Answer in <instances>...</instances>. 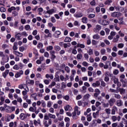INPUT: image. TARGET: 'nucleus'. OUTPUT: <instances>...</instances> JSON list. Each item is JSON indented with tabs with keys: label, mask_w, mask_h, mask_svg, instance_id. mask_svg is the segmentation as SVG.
<instances>
[{
	"label": "nucleus",
	"mask_w": 127,
	"mask_h": 127,
	"mask_svg": "<svg viewBox=\"0 0 127 127\" xmlns=\"http://www.w3.org/2000/svg\"><path fill=\"white\" fill-rule=\"evenodd\" d=\"M46 9L47 11L45 12V15L44 16L45 18H49L52 14L56 13V11H57V9L55 7L50 9L49 6H47L46 7Z\"/></svg>",
	"instance_id": "nucleus-1"
},
{
	"label": "nucleus",
	"mask_w": 127,
	"mask_h": 127,
	"mask_svg": "<svg viewBox=\"0 0 127 127\" xmlns=\"http://www.w3.org/2000/svg\"><path fill=\"white\" fill-rule=\"evenodd\" d=\"M8 61H9V57H8V56H7L6 58L3 57L2 58V61H0V64L2 66H4L5 63H7Z\"/></svg>",
	"instance_id": "nucleus-2"
},
{
	"label": "nucleus",
	"mask_w": 127,
	"mask_h": 127,
	"mask_svg": "<svg viewBox=\"0 0 127 127\" xmlns=\"http://www.w3.org/2000/svg\"><path fill=\"white\" fill-rule=\"evenodd\" d=\"M43 124L45 127H48L50 125H52V120L51 119H49V120H44L43 121Z\"/></svg>",
	"instance_id": "nucleus-3"
},
{
	"label": "nucleus",
	"mask_w": 127,
	"mask_h": 127,
	"mask_svg": "<svg viewBox=\"0 0 127 127\" xmlns=\"http://www.w3.org/2000/svg\"><path fill=\"white\" fill-rule=\"evenodd\" d=\"M83 13L81 11H77L73 15L75 18H81V17H83Z\"/></svg>",
	"instance_id": "nucleus-4"
},
{
	"label": "nucleus",
	"mask_w": 127,
	"mask_h": 127,
	"mask_svg": "<svg viewBox=\"0 0 127 127\" xmlns=\"http://www.w3.org/2000/svg\"><path fill=\"white\" fill-rule=\"evenodd\" d=\"M110 75H111V74H110V72H106L104 74V81L105 82H106V83H108V82L110 81V77H110Z\"/></svg>",
	"instance_id": "nucleus-5"
},
{
	"label": "nucleus",
	"mask_w": 127,
	"mask_h": 127,
	"mask_svg": "<svg viewBox=\"0 0 127 127\" xmlns=\"http://www.w3.org/2000/svg\"><path fill=\"white\" fill-rule=\"evenodd\" d=\"M122 16V13L120 12H113L111 13V16L112 17H120Z\"/></svg>",
	"instance_id": "nucleus-6"
},
{
	"label": "nucleus",
	"mask_w": 127,
	"mask_h": 127,
	"mask_svg": "<svg viewBox=\"0 0 127 127\" xmlns=\"http://www.w3.org/2000/svg\"><path fill=\"white\" fill-rule=\"evenodd\" d=\"M101 29H102V26L100 25H96L93 29V31L95 33H98V32H99Z\"/></svg>",
	"instance_id": "nucleus-7"
},
{
	"label": "nucleus",
	"mask_w": 127,
	"mask_h": 127,
	"mask_svg": "<svg viewBox=\"0 0 127 127\" xmlns=\"http://www.w3.org/2000/svg\"><path fill=\"white\" fill-rule=\"evenodd\" d=\"M118 111V107L116 106H114L111 110V115L115 116V115H116V113H117Z\"/></svg>",
	"instance_id": "nucleus-8"
},
{
	"label": "nucleus",
	"mask_w": 127,
	"mask_h": 127,
	"mask_svg": "<svg viewBox=\"0 0 127 127\" xmlns=\"http://www.w3.org/2000/svg\"><path fill=\"white\" fill-rule=\"evenodd\" d=\"M60 35H61V31L59 30L56 31L53 34V36L55 38H59Z\"/></svg>",
	"instance_id": "nucleus-9"
},
{
	"label": "nucleus",
	"mask_w": 127,
	"mask_h": 127,
	"mask_svg": "<svg viewBox=\"0 0 127 127\" xmlns=\"http://www.w3.org/2000/svg\"><path fill=\"white\" fill-rule=\"evenodd\" d=\"M21 75H23V70H20L18 72H17L15 75V78H19Z\"/></svg>",
	"instance_id": "nucleus-10"
},
{
	"label": "nucleus",
	"mask_w": 127,
	"mask_h": 127,
	"mask_svg": "<svg viewBox=\"0 0 127 127\" xmlns=\"http://www.w3.org/2000/svg\"><path fill=\"white\" fill-rule=\"evenodd\" d=\"M116 105L118 107H122L124 105V102L122 100H118L116 101Z\"/></svg>",
	"instance_id": "nucleus-11"
},
{
	"label": "nucleus",
	"mask_w": 127,
	"mask_h": 127,
	"mask_svg": "<svg viewBox=\"0 0 127 127\" xmlns=\"http://www.w3.org/2000/svg\"><path fill=\"white\" fill-rule=\"evenodd\" d=\"M13 53L18 57H22V56H23V54L22 53L16 51H13Z\"/></svg>",
	"instance_id": "nucleus-12"
},
{
	"label": "nucleus",
	"mask_w": 127,
	"mask_h": 127,
	"mask_svg": "<svg viewBox=\"0 0 127 127\" xmlns=\"http://www.w3.org/2000/svg\"><path fill=\"white\" fill-rule=\"evenodd\" d=\"M115 102H116V100L114 98H111L109 101H108V103L110 106V107H113L114 106V104H115Z\"/></svg>",
	"instance_id": "nucleus-13"
},
{
	"label": "nucleus",
	"mask_w": 127,
	"mask_h": 127,
	"mask_svg": "<svg viewBox=\"0 0 127 127\" xmlns=\"http://www.w3.org/2000/svg\"><path fill=\"white\" fill-rule=\"evenodd\" d=\"M64 110L67 112L69 111L70 112V111H72V107L70 106L69 105H66L64 107Z\"/></svg>",
	"instance_id": "nucleus-14"
},
{
	"label": "nucleus",
	"mask_w": 127,
	"mask_h": 127,
	"mask_svg": "<svg viewBox=\"0 0 127 127\" xmlns=\"http://www.w3.org/2000/svg\"><path fill=\"white\" fill-rule=\"evenodd\" d=\"M100 85H101L100 81H97L96 82L92 83V87L96 88V87H100Z\"/></svg>",
	"instance_id": "nucleus-15"
},
{
	"label": "nucleus",
	"mask_w": 127,
	"mask_h": 127,
	"mask_svg": "<svg viewBox=\"0 0 127 127\" xmlns=\"http://www.w3.org/2000/svg\"><path fill=\"white\" fill-rule=\"evenodd\" d=\"M101 25H103L104 26L106 25H109L110 24V22L106 20H102V23H101Z\"/></svg>",
	"instance_id": "nucleus-16"
},
{
	"label": "nucleus",
	"mask_w": 127,
	"mask_h": 127,
	"mask_svg": "<svg viewBox=\"0 0 127 127\" xmlns=\"http://www.w3.org/2000/svg\"><path fill=\"white\" fill-rule=\"evenodd\" d=\"M22 36V34L21 33H18L15 35V37L18 40H21V38L20 37H21Z\"/></svg>",
	"instance_id": "nucleus-17"
},
{
	"label": "nucleus",
	"mask_w": 127,
	"mask_h": 127,
	"mask_svg": "<svg viewBox=\"0 0 127 127\" xmlns=\"http://www.w3.org/2000/svg\"><path fill=\"white\" fill-rule=\"evenodd\" d=\"M121 82L122 83V86L123 88H126L127 87V81L124 80V79H120Z\"/></svg>",
	"instance_id": "nucleus-18"
},
{
	"label": "nucleus",
	"mask_w": 127,
	"mask_h": 127,
	"mask_svg": "<svg viewBox=\"0 0 127 127\" xmlns=\"http://www.w3.org/2000/svg\"><path fill=\"white\" fill-rule=\"evenodd\" d=\"M8 73H9V70L6 69L4 72L2 73V76L4 77V78H6V76L8 74Z\"/></svg>",
	"instance_id": "nucleus-19"
},
{
	"label": "nucleus",
	"mask_w": 127,
	"mask_h": 127,
	"mask_svg": "<svg viewBox=\"0 0 127 127\" xmlns=\"http://www.w3.org/2000/svg\"><path fill=\"white\" fill-rule=\"evenodd\" d=\"M20 120L23 121L24 119L26 118V114H24V113H21L19 116Z\"/></svg>",
	"instance_id": "nucleus-20"
},
{
	"label": "nucleus",
	"mask_w": 127,
	"mask_h": 127,
	"mask_svg": "<svg viewBox=\"0 0 127 127\" xmlns=\"http://www.w3.org/2000/svg\"><path fill=\"white\" fill-rule=\"evenodd\" d=\"M34 125L35 127H37L38 125H41L40 119H38L37 121L34 120Z\"/></svg>",
	"instance_id": "nucleus-21"
},
{
	"label": "nucleus",
	"mask_w": 127,
	"mask_h": 127,
	"mask_svg": "<svg viewBox=\"0 0 127 127\" xmlns=\"http://www.w3.org/2000/svg\"><path fill=\"white\" fill-rule=\"evenodd\" d=\"M111 80H114V83L117 84L119 82V79L116 77V76H112Z\"/></svg>",
	"instance_id": "nucleus-22"
},
{
	"label": "nucleus",
	"mask_w": 127,
	"mask_h": 127,
	"mask_svg": "<svg viewBox=\"0 0 127 127\" xmlns=\"http://www.w3.org/2000/svg\"><path fill=\"white\" fill-rule=\"evenodd\" d=\"M46 78H47V79H49V78H50L51 80H53V79L54 78V76L53 74H46Z\"/></svg>",
	"instance_id": "nucleus-23"
},
{
	"label": "nucleus",
	"mask_w": 127,
	"mask_h": 127,
	"mask_svg": "<svg viewBox=\"0 0 127 127\" xmlns=\"http://www.w3.org/2000/svg\"><path fill=\"white\" fill-rule=\"evenodd\" d=\"M71 41H72V39L69 37H65L64 40V42H71Z\"/></svg>",
	"instance_id": "nucleus-24"
},
{
	"label": "nucleus",
	"mask_w": 127,
	"mask_h": 127,
	"mask_svg": "<svg viewBox=\"0 0 127 127\" xmlns=\"http://www.w3.org/2000/svg\"><path fill=\"white\" fill-rule=\"evenodd\" d=\"M119 92L121 95H124V94H126V90L124 88H120Z\"/></svg>",
	"instance_id": "nucleus-25"
},
{
	"label": "nucleus",
	"mask_w": 127,
	"mask_h": 127,
	"mask_svg": "<svg viewBox=\"0 0 127 127\" xmlns=\"http://www.w3.org/2000/svg\"><path fill=\"white\" fill-rule=\"evenodd\" d=\"M48 116H49V118H50V119H53L54 120H55V119H56V116H55V115H53L51 113H49Z\"/></svg>",
	"instance_id": "nucleus-26"
},
{
	"label": "nucleus",
	"mask_w": 127,
	"mask_h": 127,
	"mask_svg": "<svg viewBox=\"0 0 127 127\" xmlns=\"http://www.w3.org/2000/svg\"><path fill=\"white\" fill-rule=\"evenodd\" d=\"M47 51H52L53 50V46H49L46 48Z\"/></svg>",
	"instance_id": "nucleus-27"
},
{
	"label": "nucleus",
	"mask_w": 127,
	"mask_h": 127,
	"mask_svg": "<svg viewBox=\"0 0 127 127\" xmlns=\"http://www.w3.org/2000/svg\"><path fill=\"white\" fill-rule=\"evenodd\" d=\"M18 47H17V43L16 42L14 43V45L13 46V50H17Z\"/></svg>",
	"instance_id": "nucleus-28"
},
{
	"label": "nucleus",
	"mask_w": 127,
	"mask_h": 127,
	"mask_svg": "<svg viewBox=\"0 0 127 127\" xmlns=\"http://www.w3.org/2000/svg\"><path fill=\"white\" fill-rule=\"evenodd\" d=\"M54 49L56 51H60V50H61L60 46L57 45L54 46Z\"/></svg>",
	"instance_id": "nucleus-29"
},
{
	"label": "nucleus",
	"mask_w": 127,
	"mask_h": 127,
	"mask_svg": "<svg viewBox=\"0 0 127 127\" xmlns=\"http://www.w3.org/2000/svg\"><path fill=\"white\" fill-rule=\"evenodd\" d=\"M37 47L38 49L43 48V44H42V43H39L37 45Z\"/></svg>",
	"instance_id": "nucleus-30"
},
{
	"label": "nucleus",
	"mask_w": 127,
	"mask_h": 127,
	"mask_svg": "<svg viewBox=\"0 0 127 127\" xmlns=\"http://www.w3.org/2000/svg\"><path fill=\"white\" fill-rule=\"evenodd\" d=\"M24 87H26L25 84H20L18 85L19 89H20L21 90H22V89H24Z\"/></svg>",
	"instance_id": "nucleus-31"
},
{
	"label": "nucleus",
	"mask_w": 127,
	"mask_h": 127,
	"mask_svg": "<svg viewBox=\"0 0 127 127\" xmlns=\"http://www.w3.org/2000/svg\"><path fill=\"white\" fill-rule=\"evenodd\" d=\"M82 57H83V56L81 54H78L76 56V58H77V60H81V59H82Z\"/></svg>",
	"instance_id": "nucleus-32"
},
{
	"label": "nucleus",
	"mask_w": 127,
	"mask_h": 127,
	"mask_svg": "<svg viewBox=\"0 0 127 127\" xmlns=\"http://www.w3.org/2000/svg\"><path fill=\"white\" fill-rule=\"evenodd\" d=\"M111 120L113 121V122H116V121H118V117L116 116H112L111 117Z\"/></svg>",
	"instance_id": "nucleus-33"
},
{
	"label": "nucleus",
	"mask_w": 127,
	"mask_h": 127,
	"mask_svg": "<svg viewBox=\"0 0 127 127\" xmlns=\"http://www.w3.org/2000/svg\"><path fill=\"white\" fill-rule=\"evenodd\" d=\"M83 23H87L88 22V18L86 17H84L82 18Z\"/></svg>",
	"instance_id": "nucleus-34"
},
{
	"label": "nucleus",
	"mask_w": 127,
	"mask_h": 127,
	"mask_svg": "<svg viewBox=\"0 0 127 127\" xmlns=\"http://www.w3.org/2000/svg\"><path fill=\"white\" fill-rule=\"evenodd\" d=\"M12 10H15V7L11 6V7L8 8V12H11Z\"/></svg>",
	"instance_id": "nucleus-35"
},
{
	"label": "nucleus",
	"mask_w": 127,
	"mask_h": 127,
	"mask_svg": "<svg viewBox=\"0 0 127 127\" xmlns=\"http://www.w3.org/2000/svg\"><path fill=\"white\" fill-rule=\"evenodd\" d=\"M114 97L116 99H118V100H120V99H121V98H122V96L120 94H114Z\"/></svg>",
	"instance_id": "nucleus-36"
},
{
	"label": "nucleus",
	"mask_w": 127,
	"mask_h": 127,
	"mask_svg": "<svg viewBox=\"0 0 127 127\" xmlns=\"http://www.w3.org/2000/svg\"><path fill=\"white\" fill-rule=\"evenodd\" d=\"M111 109L110 108H107L105 110V112L107 115H110L111 114Z\"/></svg>",
	"instance_id": "nucleus-37"
},
{
	"label": "nucleus",
	"mask_w": 127,
	"mask_h": 127,
	"mask_svg": "<svg viewBox=\"0 0 127 127\" xmlns=\"http://www.w3.org/2000/svg\"><path fill=\"white\" fill-rule=\"evenodd\" d=\"M53 103H52V102L49 101H48L47 102V107L48 108H51V107L52 106Z\"/></svg>",
	"instance_id": "nucleus-38"
},
{
	"label": "nucleus",
	"mask_w": 127,
	"mask_h": 127,
	"mask_svg": "<svg viewBox=\"0 0 127 127\" xmlns=\"http://www.w3.org/2000/svg\"><path fill=\"white\" fill-rule=\"evenodd\" d=\"M29 111L30 112H32V113H34L35 111H36V109H35V108L33 107H30L29 109Z\"/></svg>",
	"instance_id": "nucleus-39"
},
{
	"label": "nucleus",
	"mask_w": 127,
	"mask_h": 127,
	"mask_svg": "<svg viewBox=\"0 0 127 127\" xmlns=\"http://www.w3.org/2000/svg\"><path fill=\"white\" fill-rule=\"evenodd\" d=\"M77 47H80V48H85V45L83 44L78 43L77 45Z\"/></svg>",
	"instance_id": "nucleus-40"
},
{
	"label": "nucleus",
	"mask_w": 127,
	"mask_h": 127,
	"mask_svg": "<svg viewBox=\"0 0 127 127\" xmlns=\"http://www.w3.org/2000/svg\"><path fill=\"white\" fill-rule=\"evenodd\" d=\"M51 81V80L44 79V83L45 84V85H49V83H50Z\"/></svg>",
	"instance_id": "nucleus-41"
},
{
	"label": "nucleus",
	"mask_w": 127,
	"mask_h": 127,
	"mask_svg": "<svg viewBox=\"0 0 127 127\" xmlns=\"http://www.w3.org/2000/svg\"><path fill=\"white\" fill-rule=\"evenodd\" d=\"M64 69H65V71H66V72H67V73H70V71L71 69H70V67H69V66H65Z\"/></svg>",
	"instance_id": "nucleus-42"
},
{
	"label": "nucleus",
	"mask_w": 127,
	"mask_h": 127,
	"mask_svg": "<svg viewBox=\"0 0 127 127\" xmlns=\"http://www.w3.org/2000/svg\"><path fill=\"white\" fill-rule=\"evenodd\" d=\"M8 97L10 100H13V94H12V93H9L8 94Z\"/></svg>",
	"instance_id": "nucleus-43"
},
{
	"label": "nucleus",
	"mask_w": 127,
	"mask_h": 127,
	"mask_svg": "<svg viewBox=\"0 0 127 127\" xmlns=\"http://www.w3.org/2000/svg\"><path fill=\"white\" fill-rule=\"evenodd\" d=\"M93 39H96L98 40V39H100V36L98 34H95L93 36Z\"/></svg>",
	"instance_id": "nucleus-44"
},
{
	"label": "nucleus",
	"mask_w": 127,
	"mask_h": 127,
	"mask_svg": "<svg viewBox=\"0 0 127 127\" xmlns=\"http://www.w3.org/2000/svg\"><path fill=\"white\" fill-rule=\"evenodd\" d=\"M112 2H113L112 0H107L105 2L104 4L106 5H110L111 3H112Z\"/></svg>",
	"instance_id": "nucleus-45"
},
{
	"label": "nucleus",
	"mask_w": 127,
	"mask_h": 127,
	"mask_svg": "<svg viewBox=\"0 0 127 127\" xmlns=\"http://www.w3.org/2000/svg\"><path fill=\"white\" fill-rule=\"evenodd\" d=\"M41 104H42L41 106L42 107H43V108L46 107V103L45 102V101H44V100H42Z\"/></svg>",
	"instance_id": "nucleus-46"
},
{
	"label": "nucleus",
	"mask_w": 127,
	"mask_h": 127,
	"mask_svg": "<svg viewBox=\"0 0 127 127\" xmlns=\"http://www.w3.org/2000/svg\"><path fill=\"white\" fill-rule=\"evenodd\" d=\"M28 84H30V85H34V80L29 79L28 80Z\"/></svg>",
	"instance_id": "nucleus-47"
},
{
	"label": "nucleus",
	"mask_w": 127,
	"mask_h": 127,
	"mask_svg": "<svg viewBox=\"0 0 127 127\" xmlns=\"http://www.w3.org/2000/svg\"><path fill=\"white\" fill-rule=\"evenodd\" d=\"M55 85H56V82L54 81L49 85V88H52V87H54Z\"/></svg>",
	"instance_id": "nucleus-48"
},
{
	"label": "nucleus",
	"mask_w": 127,
	"mask_h": 127,
	"mask_svg": "<svg viewBox=\"0 0 127 127\" xmlns=\"http://www.w3.org/2000/svg\"><path fill=\"white\" fill-rule=\"evenodd\" d=\"M87 120L88 122H91V121H92V117L91 116V115L87 116Z\"/></svg>",
	"instance_id": "nucleus-49"
},
{
	"label": "nucleus",
	"mask_w": 127,
	"mask_h": 127,
	"mask_svg": "<svg viewBox=\"0 0 127 127\" xmlns=\"http://www.w3.org/2000/svg\"><path fill=\"white\" fill-rule=\"evenodd\" d=\"M6 11V9H5V8H4V7H1L0 8V11L1 12H5Z\"/></svg>",
	"instance_id": "nucleus-50"
},
{
	"label": "nucleus",
	"mask_w": 127,
	"mask_h": 127,
	"mask_svg": "<svg viewBox=\"0 0 127 127\" xmlns=\"http://www.w3.org/2000/svg\"><path fill=\"white\" fill-rule=\"evenodd\" d=\"M13 69H14V70H19V66L18 65L15 64L13 66Z\"/></svg>",
	"instance_id": "nucleus-51"
},
{
	"label": "nucleus",
	"mask_w": 127,
	"mask_h": 127,
	"mask_svg": "<svg viewBox=\"0 0 127 127\" xmlns=\"http://www.w3.org/2000/svg\"><path fill=\"white\" fill-rule=\"evenodd\" d=\"M99 42L95 40H92V45H97Z\"/></svg>",
	"instance_id": "nucleus-52"
},
{
	"label": "nucleus",
	"mask_w": 127,
	"mask_h": 127,
	"mask_svg": "<svg viewBox=\"0 0 127 127\" xmlns=\"http://www.w3.org/2000/svg\"><path fill=\"white\" fill-rule=\"evenodd\" d=\"M69 11L70 13L74 14L75 13V12H76V10L75 9V8H71L70 9Z\"/></svg>",
	"instance_id": "nucleus-53"
},
{
	"label": "nucleus",
	"mask_w": 127,
	"mask_h": 127,
	"mask_svg": "<svg viewBox=\"0 0 127 127\" xmlns=\"http://www.w3.org/2000/svg\"><path fill=\"white\" fill-rule=\"evenodd\" d=\"M51 19L52 22H53V23H55V22H56V19H55V17H54V16H52L51 17Z\"/></svg>",
	"instance_id": "nucleus-54"
},
{
	"label": "nucleus",
	"mask_w": 127,
	"mask_h": 127,
	"mask_svg": "<svg viewBox=\"0 0 127 127\" xmlns=\"http://www.w3.org/2000/svg\"><path fill=\"white\" fill-rule=\"evenodd\" d=\"M65 66L66 65L64 64H62L61 65H60V70H61V69H64Z\"/></svg>",
	"instance_id": "nucleus-55"
},
{
	"label": "nucleus",
	"mask_w": 127,
	"mask_h": 127,
	"mask_svg": "<svg viewBox=\"0 0 127 127\" xmlns=\"http://www.w3.org/2000/svg\"><path fill=\"white\" fill-rule=\"evenodd\" d=\"M100 52H101V54H102V55H105V53H106V49H101L100 51Z\"/></svg>",
	"instance_id": "nucleus-56"
},
{
	"label": "nucleus",
	"mask_w": 127,
	"mask_h": 127,
	"mask_svg": "<svg viewBox=\"0 0 127 127\" xmlns=\"http://www.w3.org/2000/svg\"><path fill=\"white\" fill-rule=\"evenodd\" d=\"M23 108L24 109H27L28 107V104L27 103H24L22 105Z\"/></svg>",
	"instance_id": "nucleus-57"
},
{
	"label": "nucleus",
	"mask_w": 127,
	"mask_h": 127,
	"mask_svg": "<svg viewBox=\"0 0 127 127\" xmlns=\"http://www.w3.org/2000/svg\"><path fill=\"white\" fill-rule=\"evenodd\" d=\"M120 73V71L118 69H115L113 71V74L114 75H118Z\"/></svg>",
	"instance_id": "nucleus-58"
},
{
	"label": "nucleus",
	"mask_w": 127,
	"mask_h": 127,
	"mask_svg": "<svg viewBox=\"0 0 127 127\" xmlns=\"http://www.w3.org/2000/svg\"><path fill=\"white\" fill-rule=\"evenodd\" d=\"M74 25H75V26H80V23L77 21H75L74 22Z\"/></svg>",
	"instance_id": "nucleus-59"
},
{
	"label": "nucleus",
	"mask_w": 127,
	"mask_h": 127,
	"mask_svg": "<svg viewBox=\"0 0 127 127\" xmlns=\"http://www.w3.org/2000/svg\"><path fill=\"white\" fill-rule=\"evenodd\" d=\"M44 55L45 57H46L47 58H49V53L48 52H45Z\"/></svg>",
	"instance_id": "nucleus-60"
},
{
	"label": "nucleus",
	"mask_w": 127,
	"mask_h": 127,
	"mask_svg": "<svg viewBox=\"0 0 127 127\" xmlns=\"http://www.w3.org/2000/svg\"><path fill=\"white\" fill-rule=\"evenodd\" d=\"M88 53L89 54V55H93V50H92L91 49H90L88 51Z\"/></svg>",
	"instance_id": "nucleus-61"
},
{
	"label": "nucleus",
	"mask_w": 127,
	"mask_h": 127,
	"mask_svg": "<svg viewBox=\"0 0 127 127\" xmlns=\"http://www.w3.org/2000/svg\"><path fill=\"white\" fill-rule=\"evenodd\" d=\"M17 102L18 103H20V104H21L22 103V99H21V97H19L17 99Z\"/></svg>",
	"instance_id": "nucleus-62"
},
{
	"label": "nucleus",
	"mask_w": 127,
	"mask_h": 127,
	"mask_svg": "<svg viewBox=\"0 0 127 127\" xmlns=\"http://www.w3.org/2000/svg\"><path fill=\"white\" fill-rule=\"evenodd\" d=\"M124 46H125V45L123 43H120L118 44L119 48H123Z\"/></svg>",
	"instance_id": "nucleus-63"
},
{
	"label": "nucleus",
	"mask_w": 127,
	"mask_h": 127,
	"mask_svg": "<svg viewBox=\"0 0 127 127\" xmlns=\"http://www.w3.org/2000/svg\"><path fill=\"white\" fill-rule=\"evenodd\" d=\"M86 106H88V102L86 101L82 102V107H86Z\"/></svg>",
	"instance_id": "nucleus-64"
}]
</instances>
